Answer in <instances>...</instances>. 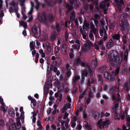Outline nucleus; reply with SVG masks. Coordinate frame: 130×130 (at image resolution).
<instances>
[{
	"mask_svg": "<svg viewBox=\"0 0 130 130\" xmlns=\"http://www.w3.org/2000/svg\"><path fill=\"white\" fill-rule=\"evenodd\" d=\"M107 58L108 61L113 66H116L121 62L119 58V54L115 50L107 54Z\"/></svg>",
	"mask_w": 130,
	"mask_h": 130,
	"instance_id": "obj_1",
	"label": "nucleus"
},
{
	"mask_svg": "<svg viewBox=\"0 0 130 130\" xmlns=\"http://www.w3.org/2000/svg\"><path fill=\"white\" fill-rule=\"evenodd\" d=\"M38 19L39 21L45 25H47L48 22H51L54 21V18L52 14H50L48 17V20L47 19L45 14L42 13L41 14L38 13L37 14Z\"/></svg>",
	"mask_w": 130,
	"mask_h": 130,
	"instance_id": "obj_2",
	"label": "nucleus"
},
{
	"mask_svg": "<svg viewBox=\"0 0 130 130\" xmlns=\"http://www.w3.org/2000/svg\"><path fill=\"white\" fill-rule=\"evenodd\" d=\"M75 62L73 63V64L74 65L80 64L82 66L85 67L87 68V71L88 72H92V68L88 64H86L84 62H82L81 59L79 58L76 59H75Z\"/></svg>",
	"mask_w": 130,
	"mask_h": 130,
	"instance_id": "obj_3",
	"label": "nucleus"
},
{
	"mask_svg": "<svg viewBox=\"0 0 130 130\" xmlns=\"http://www.w3.org/2000/svg\"><path fill=\"white\" fill-rule=\"evenodd\" d=\"M9 4L12 6L9 7V11L10 13L13 12L14 11H16L19 10L18 2H16L14 0H12Z\"/></svg>",
	"mask_w": 130,
	"mask_h": 130,
	"instance_id": "obj_4",
	"label": "nucleus"
},
{
	"mask_svg": "<svg viewBox=\"0 0 130 130\" xmlns=\"http://www.w3.org/2000/svg\"><path fill=\"white\" fill-rule=\"evenodd\" d=\"M40 25L37 23L35 24L34 26L32 31L35 37L36 38L39 37L40 35Z\"/></svg>",
	"mask_w": 130,
	"mask_h": 130,
	"instance_id": "obj_5",
	"label": "nucleus"
},
{
	"mask_svg": "<svg viewBox=\"0 0 130 130\" xmlns=\"http://www.w3.org/2000/svg\"><path fill=\"white\" fill-rule=\"evenodd\" d=\"M16 125L15 123H14L9 126V130H15L16 129H19L21 126V123L20 122L19 118H17L16 119Z\"/></svg>",
	"mask_w": 130,
	"mask_h": 130,
	"instance_id": "obj_6",
	"label": "nucleus"
},
{
	"mask_svg": "<svg viewBox=\"0 0 130 130\" xmlns=\"http://www.w3.org/2000/svg\"><path fill=\"white\" fill-rule=\"evenodd\" d=\"M110 122V121L108 119H106L103 122H102V120H99L97 124L100 128H103L106 127Z\"/></svg>",
	"mask_w": 130,
	"mask_h": 130,
	"instance_id": "obj_7",
	"label": "nucleus"
},
{
	"mask_svg": "<svg viewBox=\"0 0 130 130\" xmlns=\"http://www.w3.org/2000/svg\"><path fill=\"white\" fill-rule=\"evenodd\" d=\"M120 25L123 31H124L126 30H127L128 31H129V26L128 22H125L124 20H122L120 22Z\"/></svg>",
	"mask_w": 130,
	"mask_h": 130,
	"instance_id": "obj_8",
	"label": "nucleus"
},
{
	"mask_svg": "<svg viewBox=\"0 0 130 130\" xmlns=\"http://www.w3.org/2000/svg\"><path fill=\"white\" fill-rule=\"evenodd\" d=\"M108 1H102L100 5V8L104 10V13L105 14L107 13V10L105 8L106 6L107 7L106 8L107 9L110 5V4L108 3Z\"/></svg>",
	"mask_w": 130,
	"mask_h": 130,
	"instance_id": "obj_9",
	"label": "nucleus"
},
{
	"mask_svg": "<svg viewBox=\"0 0 130 130\" xmlns=\"http://www.w3.org/2000/svg\"><path fill=\"white\" fill-rule=\"evenodd\" d=\"M116 3V6L115 9L116 11L120 12L122 10L121 5L123 4L124 2L123 0H115Z\"/></svg>",
	"mask_w": 130,
	"mask_h": 130,
	"instance_id": "obj_10",
	"label": "nucleus"
},
{
	"mask_svg": "<svg viewBox=\"0 0 130 130\" xmlns=\"http://www.w3.org/2000/svg\"><path fill=\"white\" fill-rule=\"evenodd\" d=\"M118 105L119 104L118 103H117L115 104L114 106H112L111 112H112L115 113L114 117L115 119H117L119 120L120 119V118L119 117L118 114L117 113V108L118 107Z\"/></svg>",
	"mask_w": 130,
	"mask_h": 130,
	"instance_id": "obj_11",
	"label": "nucleus"
},
{
	"mask_svg": "<svg viewBox=\"0 0 130 130\" xmlns=\"http://www.w3.org/2000/svg\"><path fill=\"white\" fill-rule=\"evenodd\" d=\"M92 46V44L91 42L89 41L86 42L84 44L83 50L85 51H87L89 50Z\"/></svg>",
	"mask_w": 130,
	"mask_h": 130,
	"instance_id": "obj_12",
	"label": "nucleus"
},
{
	"mask_svg": "<svg viewBox=\"0 0 130 130\" xmlns=\"http://www.w3.org/2000/svg\"><path fill=\"white\" fill-rule=\"evenodd\" d=\"M117 91L118 93L117 95H115L114 94H113L112 96V99L115 102H117L119 101L120 99V95L119 92H118V89L117 88Z\"/></svg>",
	"mask_w": 130,
	"mask_h": 130,
	"instance_id": "obj_13",
	"label": "nucleus"
},
{
	"mask_svg": "<svg viewBox=\"0 0 130 130\" xmlns=\"http://www.w3.org/2000/svg\"><path fill=\"white\" fill-rule=\"evenodd\" d=\"M80 77L78 75H74L72 78V83L74 85L78 82V80L80 79Z\"/></svg>",
	"mask_w": 130,
	"mask_h": 130,
	"instance_id": "obj_14",
	"label": "nucleus"
},
{
	"mask_svg": "<svg viewBox=\"0 0 130 130\" xmlns=\"http://www.w3.org/2000/svg\"><path fill=\"white\" fill-rule=\"evenodd\" d=\"M83 127L85 128L86 130H91V127L87 123L86 121H84L83 123Z\"/></svg>",
	"mask_w": 130,
	"mask_h": 130,
	"instance_id": "obj_15",
	"label": "nucleus"
},
{
	"mask_svg": "<svg viewBox=\"0 0 130 130\" xmlns=\"http://www.w3.org/2000/svg\"><path fill=\"white\" fill-rule=\"evenodd\" d=\"M46 45L47 48L45 50V52L47 54H49L51 51V46L48 43H46Z\"/></svg>",
	"mask_w": 130,
	"mask_h": 130,
	"instance_id": "obj_16",
	"label": "nucleus"
},
{
	"mask_svg": "<svg viewBox=\"0 0 130 130\" xmlns=\"http://www.w3.org/2000/svg\"><path fill=\"white\" fill-rule=\"evenodd\" d=\"M129 16V15L128 13H124L121 15V18L122 20L125 21Z\"/></svg>",
	"mask_w": 130,
	"mask_h": 130,
	"instance_id": "obj_17",
	"label": "nucleus"
},
{
	"mask_svg": "<svg viewBox=\"0 0 130 130\" xmlns=\"http://www.w3.org/2000/svg\"><path fill=\"white\" fill-rule=\"evenodd\" d=\"M8 113L10 116L12 117L15 116V112L13 109L12 108H10L9 109Z\"/></svg>",
	"mask_w": 130,
	"mask_h": 130,
	"instance_id": "obj_18",
	"label": "nucleus"
},
{
	"mask_svg": "<svg viewBox=\"0 0 130 130\" xmlns=\"http://www.w3.org/2000/svg\"><path fill=\"white\" fill-rule=\"evenodd\" d=\"M19 22L20 27H21V26H22L25 29L27 28V25L26 22L23 21H19Z\"/></svg>",
	"mask_w": 130,
	"mask_h": 130,
	"instance_id": "obj_19",
	"label": "nucleus"
},
{
	"mask_svg": "<svg viewBox=\"0 0 130 130\" xmlns=\"http://www.w3.org/2000/svg\"><path fill=\"white\" fill-rule=\"evenodd\" d=\"M25 7L21 8V13L23 15V18L24 20H26L27 18V17L26 16L24 12L25 11Z\"/></svg>",
	"mask_w": 130,
	"mask_h": 130,
	"instance_id": "obj_20",
	"label": "nucleus"
},
{
	"mask_svg": "<svg viewBox=\"0 0 130 130\" xmlns=\"http://www.w3.org/2000/svg\"><path fill=\"white\" fill-rule=\"evenodd\" d=\"M56 34V32L55 31H53L51 34L50 36V38L52 41H53L55 38Z\"/></svg>",
	"mask_w": 130,
	"mask_h": 130,
	"instance_id": "obj_21",
	"label": "nucleus"
},
{
	"mask_svg": "<svg viewBox=\"0 0 130 130\" xmlns=\"http://www.w3.org/2000/svg\"><path fill=\"white\" fill-rule=\"evenodd\" d=\"M113 43L112 40L110 39L107 45V48H109L111 47L112 46Z\"/></svg>",
	"mask_w": 130,
	"mask_h": 130,
	"instance_id": "obj_22",
	"label": "nucleus"
},
{
	"mask_svg": "<svg viewBox=\"0 0 130 130\" xmlns=\"http://www.w3.org/2000/svg\"><path fill=\"white\" fill-rule=\"evenodd\" d=\"M19 118L20 120V119L22 122H24V111H22L21 112L20 117H18Z\"/></svg>",
	"mask_w": 130,
	"mask_h": 130,
	"instance_id": "obj_23",
	"label": "nucleus"
},
{
	"mask_svg": "<svg viewBox=\"0 0 130 130\" xmlns=\"http://www.w3.org/2000/svg\"><path fill=\"white\" fill-rule=\"evenodd\" d=\"M62 51L63 54L66 55L67 53L66 49V44H63L62 46Z\"/></svg>",
	"mask_w": 130,
	"mask_h": 130,
	"instance_id": "obj_24",
	"label": "nucleus"
},
{
	"mask_svg": "<svg viewBox=\"0 0 130 130\" xmlns=\"http://www.w3.org/2000/svg\"><path fill=\"white\" fill-rule=\"evenodd\" d=\"M104 77L107 79H110L111 77V75L108 72H106L104 74Z\"/></svg>",
	"mask_w": 130,
	"mask_h": 130,
	"instance_id": "obj_25",
	"label": "nucleus"
},
{
	"mask_svg": "<svg viewBox=\"0 0 130 130\" xmlns=\"http://www.w3.org/2000/svg\"><path fill=\"white\" fill-rule=\"evenodd\" d=\"M72 34L74 37L77 38L78 37L77 33L76 32V30L75 29H73L72 31Z\"/></svg>",
	"mask_w": 130,
	"mask_h": 130,
	"instance_id": "obj_26",
	"label": "nucleus"
},
{
	"mask_svg": "<svg viewBox=\"0 0 130 130\" xmlns=\"http://www.w3.org/2000/svg\"><path fill=\"white\" fill-rule=\"evenodd\" d=\"M95 91V88L93 87L92 88L90 89V91L89 92V97H91L93 95V93Z\"/></svg>",
	"mask_w": 130,
	"mask_h": 130,
	"instance_id": "obj_27",
	"label": "nucleus"
},
{
	"mask_svg": "<svg viewBox=\"0 0 130 130\" xmlns=\"http://www.w3.org/2000/svg\"><path fill=\"white\" fill-rule=\"evenodd\" d=\"M56 61L55 63V64L56 65H58L61 64V59L60 58H56L55 59Z\"/></svg>",
	"mask_w": 130,
	"mask_h": 130,
	"instance_id": "obj_28",
	"label": "nucleus"
},
{
	"mask_svg": "<svg viewBox=\"0 0 130 130\" xmlns=\"http://www.w3.org/2000/svg\"><path fill=\"white\" fill-rule=\"evenodd\" d=\"M80 44H79L73 45L72 46L73 48V49H76L77 51H78L80 49Z\"/></svg>",
	"mask_w": 130,
	"mask_h": 130,
	"instance_id": "obj_29",
	"label": "nucleus"
},
{
	"mask_svg": "<svg viewBox=\"0 0 130 130\" xmlns=\"http://www.w3.org/2000/svg\"><path fill=\"white\" fill-rule=\"evenodd\" d=\"M75 18V12L74 11H72L70 15V20L71 21H73Z\"/></svg>",
	"mask_w": 130,
	"mask_h": 130,
	"instance_id": "obj_30",
	"label": "nucleus"
},
{
	"mask_svg": "<svg viewBox=\"0 0 130 130\" xmlns=\"http://www.w3.org/2000/svg\"><path fill=\"white\" fill-rule=\"evenodd\" d=\"M128 49H126L125 52V55L124 56V60L125 61H127V57L128 55Z\"/></svg>",
	"mask_w": 130,
	"mask_h": 130,
	"instance_id": "obj_31",
	"label": "nucleus"
},
{
	"mask_svg": "<svg viewBox=\"0 0 130 130\" xmlns=\"http://www.w3.org/2000/svg\"><path fill=\"white\" fill-rule=\"evenodd\" d=\"M30 47L31 50H32L35 48V43L34 42H30Z\"/></svg>",
	"mask_w": 130,
	"mask_h": 130,
	"instance_id": "obj_32",
	"label": "nucleus"
},
{
	"mask_svg": "<svg viewBox=\"0 0 130 130\" xmlns=\"http://www.w3.org/2000/svg\"><path fill=\"white\" fill-rule=\"evenodd\" d=\"M26 0H19V1L20 2V5L21 8L25 7L24 2Z\"/></svg>",
	"mask_w": 130,
	"mask_h": 130,
	"instance_id": "obj_33",
	"label": "nucleus"
},
{
	"mask_svg": "<svg viewBox=\"0 0 130 130\" xmlns=\"http://www.w3.org/2000/svg\"><path fill=\"white\" fill-rule=\"evenodd\" d=\"M70 2L72 5H73L74 4L76 8H77L78 6V5L77 4L76 1H70Z\"/></svg>",
	"mask_w": 130,
	"mask_h": 130,
	"instance_id": "obj_34",
	"label": "nucleus"
},
{
	"mask_svg": "<svg viewBox=\"0 0 130 130\" xmlns=\"http://www.w3.org/2000/svg\"><path fill=\"white\" fill-rule=\"evenodd\" d=\"M73 52L74 49L73 48H71V52L69 53V55L71 58H73L74 57Z\"/></svg>",
	"mask_w": 130,
	"mask_h": 130,
	"instance_id": "obj_35",
	"label": "nucleus"
},
{
	"mask_svg": "<svg viewBox=\"0 0 130 130\" xmlns=\"http://www.w3.org/2000/svg\"><path fill=\"white\" fill-rule=\"evenodd\" d=\"M89 24L85 20L84 22V25L83 26V29H84L85 27L88 28L89 26Z\"/></svg>",
	"mask_w": 130,
	"mask_h": 130,
	"instance_id": "obj_36",
	"label": "nucleus"
},
{
	"mask_svg": "<svg viewBox=\"0 0 130 130\" xmlns=\"http://www.w3.org/2000/svg\"><path fill=\"white\" fill-rule=\"evenodd\" d=\"M120 34H116L113 35L112 36V37L114 39L118 40L120 39Z\"/></svg>",
	"mask_w": 130,
	"mask_h": 130,
	"instance_id": "obj_37",
	"label": "nucleus"
},
{
	"mask_svg": "<svg viewBox=\"0 0 130 130\" xmlns=\"http://www.w3.org/2000/svg\"><path fill=\"white\" fill-rule=\"evenodd\" d=\"M32 113L33 116L32 118V121L34 123H35L36 122V117L35 116L36 115V113L35 112H32Z\"/></svg>",
	"mask_w": 130,
	"mask_h": 130,
	"instance_id": "obj_38",
	"label": "nucleus"
},
{
	"mask_svg": "<svg viewBox=\"0 0 130 130\" xmlns=\"http://www.w3.org/2000/svg\"><path fill=\"white\" fill-rule=\"evenodd\" d=\"M39 53L41 55V57H42L44 58L45 57V54L44 53H43V51L42 49H40L39 50Z\"/></svg>",
	"mask_w": 130,
	"mask_h": 130,
	"instance_id": "obj_39",
	"label": "nucleus"
},
{
	"mask_svg": "<svg viewBox=\"0 0 130 130\" xmlns=\"http://www.w3.org/2000/svg\"><path fill=\"white\" fill-rule=\"evenodd\" d=\"M88 75V73L86 71H83L82 72V78H84L86 76Z\"/></svg>",
	"mask_w": 130,
	"mask_h": 130,
	"instance_id": "obj_40",
	"label": "nucleus"
},
{
	"mask_svg": "<svg viewBox=\"0 0 130 130\" xmlns=\"http://www.w3.org/2000/svg\"><path fill=\"white\" fill-rule=\"evenodd\" d=\"M60 50V48L59 47L56 46L54 48V52L55 54L58 53Z\"/></svg>",
	"mask_w": 130,
	"mask_h": 130,
	"instance_id": "obj_41",
	"label": "nucleus"
},
{
	"mask_svg": "<svg viewBox=\"0 0 130 130\" xmlns=\"http://www.w3.org/2000/svg\"><path fill=\"white\" fill-rule=\"evenodd\" d=\"M106 66H104L102 67H101L99 69V71L100 72H102L105 71L106 69Z\"/></svg>",
	"mask_w": 130,
	"mask_h": 130,
	"instance_id": "obj_42",
	"label": "nucleus"
},
{
	"mask_svg": "<svg viewBox=\"0 0 130 130\" xmlns=\"http://www.w3.org/2000/svg\"><path fill=\"white\" fill-rule=\"evenodd\" d=\"M91 31H92L95 35H97L98 33V30L96 28L91 29Z\"/></svg>",
	"mask_w": 130,
	"mask_h": 130,
	"instance_id": "obj_43",
	"label": "nucleus"
},
{
	"mask_svg": "<svg viewBox=\"0 0 130 130\" xmlns=\"http://www.w3.org/2000/svg\"><path fill=\"white\" fill-rule=\"evenodd\" d=\"M50 70L52 71L53 70L54 72H56L57 71V68L55 67H54L53 66H50Z\"/></svg>",
	"mask_w": 130,
	"mask_h": 130,
	"instance_id": "obj_44",
	"label": "nucleus"
},
{
	"mask_svg": "<svg viewBox=\"0 0 130 130\" xmlns=\"http://www.w3.org/2000/svg\"><path fill=\"white\" fill-rule=\"evenodd\" d=\"M97 61L96 60H94L92 61V65L94 66V67L95 68L97 65Z\"/></svg>",
	"mask_w": 130,
	"mask_h": 130,
	"instance_id": "obj_45",
	"label": "nucleus"
},
{
	"mask_svg": "<svg viewBox=\"0 0 130 130\" xmlns=\"http://www.w3.org/2000/svg\"><path fill=\"white\" fill-rule=\"evenodd\" d=\"M119 67H118L117 69H116L115 72H112V73L113 74L114 73V75L116 76L119 73Z\"/></svg>",
	"mask_w": 130,
	"mask_h": 130,
	"instance_id": "obj_46",
	"label": "nucleus"
},
{
	"mask_svg": "<svg viewBox=\"0 0 130 130\" xmlns=\"http://www.w3.org/2000/svg\"><path fill=\"white\" fill-rule=\"evenodd\" d=\"M66 8L68 9V12L72 9L73 7L72 6H70L68 4H67Z\"/></svg>",
	"mask_w": 130,
	"mask_h": 130,
	"instance_id": "obj_47",
	"label": "nucleus"
},
{
	"mask_svg": "<svg viewBox=\"0 0 130 130\" xmlns=\"http://www.w3.org/2000/svg\"><path fill=\"white\" fill-rule=\"evenodd\" d=\"M89 37L91 40L93 41L94 40V36L92 33H89Z\"/></svg>",
	"mask_w": 130,
	"mask_h": 130,
	"instance_id": "obj_48",
	"label": "nucleus"
},
{
	"mask_svg": "<svg viewBox=\"0 0 130 130\" xmlns=\"http://www.w3.org/2000/svg\"><path fill=\"white\" fill-rule=\"evenodd\" d=\"M93 46V47H94L97 50H98L99 49L100 46L98 44H97L96 43L94 44Z\"/></svg>",
	"mask_w": 130,
	"mask_h": 130,
	"instance_id": "obj_49",
	"label": "nucleus"
},
{
	"mask_svg": "<svg viewBox=\"0 0 130 130\" xmlns=\"http://www.w3.org/2000/svg\"><path fill=\"white\" fill-rule=\"evenodd\" d=\"M129 85L127 83H126L124 85V89L127 90H128L129 89Z\"/></svg>",
	"mask_w": 130,
	"mask_h": 130,
	"instance_id": "obj_50",
	"label": "nucleus"
},
{
	"mask_svg": "<svg viewBox=\"0 0 130 130\" xmlns=\"http://www.w3.org/2000/svg\"><path fill=\"white\" fill-rule=\"evenodd\" d=\"M67 123L65 124V126H66L67 129H68L69 128V126L68 125L69 123L70 120L68 118L67 119Z\"/></svg>",
	"mask_w": 130,
	"mask_h": 130,
	"instance_id": "obj_51",
	"label": "nucleus"
},
{
	"mask_svg": "<svg viewBox=\"0 0 130 130\" xmlns=\"http://www.w3.org/2000/svg\"><path fill=\"white\" fill-rule=\"evenodd\" d=\"M57 45H59L61 42L62 40L59 37H57Z\"/></svg>",
	"mask_w": 130,
	"mask_h": 130,
	"instance_id": "obj_52",
	"label": "nucleus"
},
{
	"mask_svg": "<svg viewBox=\"0 0 130 130\" xmlns=\"http://www.w3.org/2000/svg\"><path fill=\"white\" fill-rule=\"evenodd\" d=\"M48 88H44L43 94L44 95H46L48 93Z\"/></svg>",
	"mask_w": 130,
	"mask_h": 130,
	"instance_id": "obj_53",
	"label": "nucleus"
},
{
	"mask_svg": "<svg viewBox=\"0 0 130 130\" xmlns=\"http://www.w3.org/2000/svg\"><path fill=\"white\" fill-rule=\"evenodd\" d=\"M126 36H122V40L123 43L125 44L126 43L127 40Z\"/></svg>",
	"mask_w": 130,
	"mask_h": 130,
	"instance_id": "obj_54",
	"label": "nucleus"
},
{
	"mask_svg": "<svg viewBox=\"0 0 130 130\" xmlns=\"http://www.w3.org/2000/svg\"><path fill=\"white\" fill-rule=\"evenodd\" d=\"M37 125L38 126H39V128L40 129H41L42 127L41 124V122L39 120H38L37 122Z\"/></svg>",
	"mask_w": 130,
	"mask_h": 130,
	"instance_id": "obj_55",
	"label": "nucleus"
},
{
	"mask_svg": "<svg viewBox=\"0 0 130 130\" xmlns=\"http://www.w3.org/2000/svg\"><path fill=\"white\" fill-rule=\"evenodd\" d=\"M62 94H60L59 95V99L58 100L56 101V102L58 103L59 102H60L61 101L62 98Z\"/></svg>",
	"mask_w": 130,
	"mask_h": 130,
	"instance_id": "obj_56",
	"label": "nucleus"
},
{
	"mask_svg": "<svg viewBox=\"0 0 130 130\" xmlns=\"http://www.w3.org/2000/svg\"><path fill=\"white\" fill-rule=\"evenodd\" d=\"M71 123V126L73 128H74L76 125V122L75 121H72Z\"/></svg>",
	"mask_w": 130,
	"mask_h": 130,
	"instance_id": "obj_57",
	"label": "nucleus"
},
{
	"mask_svg": "<svg viewBox=\"0 0 130 130\" xmlns=\"http://www.w3.org/2000/svg\"><path fill=\"white\" fill-rule=\"evenodd\" d=\"M56 28L57 31H60V29L59 27V24L58 23L56 24Z\"/></svg>",
	"mask_w": 130,
	"mask_h": 130,
	"instance_id": "obj_58",
	"label": "nucleus"
},
{
	"mask_svg": "<svg viewBox=\"0 0 130 130\" xmlns=\"http://www.w3.org/2000/svg\"><path fill=\"white\" fill-rule=\"evenodd\" d=\"M105 35L103 38V40L104 41H105L107 38V35L106 31V30L104 32Z\"/></svg>",
	"mask_w": 130,
	"mask_h": 130,
	"instance_id": "obj_59",
	"label": "nucleus"
},
{
	"mask_svg": "<svg viewBox=\"0 0 130 130\" xmlns=\"http://www.w3.org/2000/svg\"><path fill=\"white\" fill-rule=\"evenodd\" d=\"M71 66H70V64L69 63H67L66 66V68L67 70L71 69Z\"/></svg>",
	"mask_w": 130,
	"mask_h": 130,
	"instance_id": "obj_60",
	"label": "nucleus"
},
{
	"mask_svg": "<svg viewBox=\"0 0 130 130\" xmlns=\"http://www.w3.org/2000/svg\"><path fill=\"white\" fill-rule=\"evenodd\" d=\"M69 115V114L68 113L65 112L64 115L63 117V119L64 120L66 119L67 117Z\"/></svg>",
	"mask_w": 130,
	"mask_h": 130,
	"instance_id": "obj_61",
	"label": "nucleus"
},
{
	"mask_svg": "<svg viewBox=\"0 0 130 130\" xmlns=\"http://www.w3.org/2000/svg\"><path fill=\"white\" fill-rule=\"evenodd\" d=\"M64 106H66V107L67 109L71 107V104L70 103H68V104H65Z\"/></svg>",
	"mask_w": 130,
	"mask_h": 130,
	"instance_id": "obj_62",
	"label": "nucleus"
},
{
	"mask_svg": "<svg viewBox=\"0 0 130 130\" xmlns=\"http://www.w3.org/2000/svg\"><path fill=\"white\" fill-rule=\"evenodd\" d=\"M51 111V109L50 108H48L47 110V112L48 115H49Z\"/></svg>",
	"mask_w": 130,
	"mask_h": 130,
	"instance_id": "obj_63",
	"label": "nucleus"
},
{
	"mask_svg": "<svg viewBox=\"0 0 130 130\" xmlns=\"http://www.w3.org/2000/svg\"><path fill=\"white\" fill-rule=\"evenodd\" d=\"M82 128V126L80 124H78L77 125V129L78 130H81Z\"/></svg>",
	"mask_w": 130,
	"mask_h": 130,
	"instance_id": "obj_64",
	"label": "nucleus"
}]
</instances>
